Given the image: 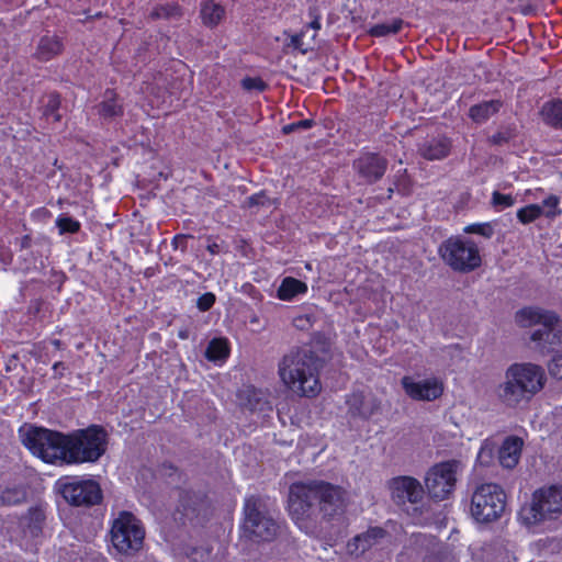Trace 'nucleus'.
I'll return each instance as SVG.
<instances>
[{"mask_svg":"<svg viewBox=\"0 0 562 562\" xmlns=\"http://www.w3.org/2000/svg\"><path fill=\"white\" fill-rule=\"evenodd\" d=\"M344 491L323 480L294 482L289 487L288 512L294 524L307 529L317 510L324 520H331L344 513Z\"/></svg>","mask_w":562,"mask_h":562,"instance_id":"nucleus-1","label":"nucleus"},{"mask_svg":"<svg viewBox=\"0 0 562 562\" xmlns=\"http://www.w3.org/2000/svg\"><path fill=\"white\" fill-rule=\"evenodd\" d=\"M321 358L311 349L296 348L279 362V375L284 385L305 397H315L322 390Z\"/></svg>","mask_w":562,"mask_h":562,"instance_id":"nucleus-2","label":"nucleus"},{"mask_svg":"<svg viewBox=\"0 0 562 562\" xmlns=\"http://www.w3.org/2000/svg\"><path fill=\"white\" fill-rule=\"evenodd\" d=\"M547 378L544 370L535 363H513L505 371V381L496 389L498 400L509 408L528 403L539 393Z\"/></svg>","mask_w":562,"mask_h":562,"instance_id":"nucleus-3","label":"nucleus"},{"mask_svg":"<svg viewBox=\"0 0 562 562\" xmlns=\"http://www.w3.org/2000/svg\"><path fill=\"white\" fill-rule=\"evenodd\" d=\"M67 465L95 463L108 448V432L100 425L67 432Z\"/></svg>","mask_w":562,"mask_h":562,"instance_id":"nucleus-4","label":"nucleus"},{"mask_svg":"<svg viewBox=\"0 0 562 562\" xmlns=\"http://www.w3.org/2000/svg\"><path fill=\"white\" fill-rule=\"evenodd\" d=\"M243 537L254 542L274 540L279 533V524L269 515L265 501L259 495H249L244 501Z\"/></svg>","mask_w":562,"mask_h":562,"instance_id":"nucleus-5","label":"nucleus"},{"mask_svg":"<svg viewBox=\"0 0 562 562\" xmlns=\"http://www.w3.org/2000/svg\"><path fill=\"white\" fill-rule=\"evenodd\" d=\"M67 434L32 426L23 438V445L36 457L48 464L67 463Z\"/></svg>","mask_w":562,"mask_h":562,"instance_id":"nucleus-6","label":"nucleus"},{"mask_svg":"<svg viewBox=\"0 0 562 562\" xmlns=\"http://www.w3.org/2000/svg\"><path fill=\"white\" fill-rule=\"evenodd\" d=\"M507 505V496L503 487L496 483H483L474 490L471 497L470 513L480 524L498 520Z\"/></svg>","mask_w":562,"mask_h":562,"instance_id":"nucleus-7","label":"nucleus"},{"mask_svg":"<svg viewBox=\"0 0 562 562\" xmlns=\"http://www.w3.org/2000/svg\"><path fill=\"white\" fill-rule=\"evenodd\" d=\"M438 252L443 262L456 272L469 273L482 265L480 249L471 239L449 237L441 243Z\"/></svg>","mask_w":562,"mask_h":562,"instance_id":"nucleus-8","label":"nucleus"},{"mask_svg":"<svg viewBox=\"0 0 562 562\" xmlns=\"http://www.w3.org/2000/svg\"><path fill=\"white\" fill-rule=\"evenodd\" d=\"M110 535L112 546L120 553L132 555L142 549L145 529L133 513L121 510L112 521Z\"/></svg>","mask_w":562,"mask_h":562,"instance_id":"nucleus-9","label":"nucleus"},{"mask_svg":"<svg viewBox=\"0 0 562 562\" xmlns=\"http://www.w3.org/2000/svg\"><path fill=\"white\" fill-rule=\"evenodd\" d=\"M55 485L65 502L74 507H92L103 499L100 484L92 479L66 475Z\"/></svg>","mask_w":562,"mask_h":562,"instance_id":"nucleus-10","label":"nucleus"},{"mask_svg":"<svg viewBox=\"0 0 562 562\" xmlns=\"http://www.w3.org/2000/svg\"><path fill=\"white\" fill-rule=\"evenodd\" d=\"M527 524L555 519L562 514V486L550 485L532 493L531 503L522 509Z\"/></svg>","mask_w":562,"mask_h":562,"instance_id":"nucleus-11","label":"nucleus"},{"mask_svg":"<svg viewBox=\"0 0 562 562\" xmlns=\"http://www.w3.org/2000/svg\"><path fill=\"white\" fill-rule=\"evenodd\" d=\"M457 461L450 460L435 464L425 477V485L429 496L436 501H443L453 492L457 482Z\"/></svg>","mask_w":562,"mask_h":562,"instance_id":"nucleus-12","label":"nucleus"},{"mask_svg":"<svg viewBox=\"0 0 562 562\" xmlns=\"http://www.w3.org/2000/svg\"><path fill=\"white\" fill-rule=\"evenodd\" d=\"M210 509V501L205 491L180 490L175 519L182 524L205 516Z\"/></svg>","mask_w":562,"mask_h":562,"instance_id":"nucleus-13","label":"nucleus"},{"mask_svg":"<svg viewBox=\"0 0 562 562\" xmlns=\"http://www.w3.org/2000/svg\"><path fill=\"white\" fill-rule=\"evenodd\" d=\"M391 497L395 504L403 506L406 503L418 504L424 497V488L420 482L407 475L393 477L389 482Z\"/></svg>","mask_w":562,"mask_h":562,"instance_id":"nucleus-14","label":"nucleus"},{"mask_svg":"<svg viewBox=\"0 0 562 562\" xmlns=\"http://www.w3.org/2000/svg\"><path fill=\"white\" fill-rule=\"evenodd\" d=\"M405 394L414 401H435L443 394V384L436 378L415 381L405 375L401 380Z\"/></svg>","mask_w":562,"mask_h":562,"instance_id":"nucleus-15","label":"nucleus"},{"mask_svg":"<svg viewBox=\"0 0 562 562\" xmlns=\"http://www.w3.org/2000/svg\"><path fill=\"white\" fill-rule=\"evenodd\" d=\"M353 167L368 183H374L384 176L387 160L376 153H364L353 162Z\"/></svg>","mask_w":562,"mask_h":562,"instance_id":"nucleus-16","label":"nucleus"},{"mask_svg":"<svg viewBox=\"0 0 562 562\" xmlns=\"http://www.w3.org/2000/svg\"><path fill=\"white\" fill-rule=\"evenodd\" d=\"M515 322L520 327L533 325L551 326L557 325L559 316L552 311H546L536 306L522 307L515 314Z\"/></svg>","mask_w":562,"mask_h":562,"instance_id":"nucleus-17","label":"nucleus"},{"mask_svg":"<svg viewBox=\"0 0 562 562\" xmlns=\"http://www.w3.org/2000/svg\"><path fill=\"white\" fill-rule=\"evenodd\" d=\"M97 114L104 121H111L124 115L123 99L115 89L108 88L103 92L102 100L97 104Z\"/></svg>","mask_w":562,"mask_h":562,"instance_id":"nucleus-18","label":"nucleus"},{"mask_svg":"<svg viewBox=\"0 0 562 562\" xmlns=\"http://www.w3.org/2000/svg\"><path fill=\"white\" fill-rule=\"evenodd\" d=\"M452 149V140L447 136H437L425 140L419 147V155L426 160H442Z\"/></svg>","mask_w":562,"mask_h":562,"instance_id":"nucleus-19","label":"nucleus"},{"mask_svg":"<svg viewBox=\"0 0 562 562\" xmlns=\"http://www.w3.org/2000/svg\"><path fill=\"white\" fill-rule=\"evenodd\" d=\"M531 340L542 355H549L562 344V330L555 329V325L543 326L531 334Z\"/></svg>","mask_w":562,"mask_h":562,"instance_id":"nucleus-20","label":"nucleus"},{"mask_svg":"<svg viewBox=\"0 0 562 562\" xmlns=\"http://www.w3.org/2000/svg\"><path fill=\"white\" fill-rule=\"evenodd\" d=\"M524 441L517 436H508L504 439L499 450L498 460L503 468L514 469L520 459Z\"/></svg>","mask_w":562,"mask_h":562,"instance_id":"nucleus-21","label":"nucleus"},{"mask_svg":"<svg viewBox=\"0 0 562 562\" xmlns=\"http://www.w3.org/2000/svg\"><path fill=\"white\" fill-rule=\"evenodd\" d=\"M503 106L504 102L502 99L485 100L471 105L468 111V116L473 123L481 125L496 115Z\"/></svg>","mask_w":562,"mask_h":562,"instance_id":"nucleus-22","label":"nucleus"},{"mask_svg":"<svg viewBox=\"0 0 562 562\" xmlns=\"http://www.w3.org/2000/svg\"><path fill=\"white\" fill-rule=\"evenodd\" d=\"M64 50V42L57 35H44L40 38L34 57L38 61H49Z\"/></svg>","mask_w":562,"mask_h":562,"instance_id":"nucleus-23","label":"nucleus"},{"mask_svg":"<svg viewBox=\"0 0 562 562\" xmlns=\"http://www.w3.org/2000/svg\"><path fill=\"white\" fill-rule=\"evenodd\" d=\"M308 291L307 284L296 278L285 277L277 290V297L281 301L291 302L297 295H304Z\"/></svg>","mask_w":562,"mask_h":562,"instance_id":"nucleus-24","label":"nucleus"},{"mask_svg":"<svg viewBox=\"0 0 562 562\" xmlns=\"http://www.w3.org/2000/svg\"><path fill=\"white\" fill-rule=\"evenodd\" d=\"M225 14V8L214 0H206L201 3L200 16L206 27H216L223 21Z\"/></svg>","mask_w":562,"mask_h":562,"instance_id":"nucleus-25","label":"nucleus"},{"mask_svg":"<svg viewBox=\"0 0 562 562\" xmlns=\"http://www.w3.org/2000/svg\"><path fill=\"white\" fill-rule=\"evenodd\" d=\"M205 358L214 363H224L231 355V345L225 337H215L211 339L205 349Z\"/></svg>","mask_w":562,"mask_h":562,"instance_id":"nucleus-26","label":"nucleus"},{"mask_svg":"<svg viewBox=\"0 0 562 562\" xmlns=\"http://www.w3.org/2000/svg\"><path fill=\"white\" fill-rule=\"evenodd\" d=\"M540 115L546 125L554 130H562V99L544 102Z\"/></svg>","mask_w":562,"mask_h":562,"instance_id":"nucleus-27","label":"nucleus"},{"mask_svg":"<svg viewBox=\"0 0 562 562\" xmlns=\"http://www.w3.org/2000/svg\"><path fill=\"white\" fill-rule=\"evenodd\" d=\"M385 536L386 531L382 527H370L366 532L357 535L353 538V543L357 550L364 552Z\"/></svg>","mask_w":562,"mask_h":562,"instance_id":"nucleus-28","label":"nucleus"},{"mask_svg":"<svg viewBox=\"0 0 562 562\" xmlns=\"http://www.w3.org/2000/svg\"><path fill=\"white\" fill-rule=\"evenodd\" d=\"M405 22L401 18H394L389 23H378L371 25L367 33L371 37H385L389 35H395L400 33L404 26Z\"/></svg>","mask_w":562,"mask_h":562,"instance_id":"nucleus-29","label":"nucleus"},{"mask_svg":"<svg viewBox=\"0 0 562 562\" xmlns=\"http://www.w3.org/2000/svg\"><path fill=\"white\" fill-rule=\"evenodd\" d=\"M183 15L181 5L178 2L157 4L149 13V18L156 20L179 19Z\"/></svg>","mask_w":562,"mask_h":562,"instance_id":"nucleus-30","label":"nucleus"},{"mask_svg":"<svg viewBox=\"0 0 562 562\" xmlns=\"http://www.w3.org/2000/svg\"><path fill=\"white\" fill-rule=\"evenodd\" d=\"M60 105V94L57 91L49 92L47 94V102L42 110L43 116L47 120L52 117L54 122H59L61 120V115L59 114Z\"/></svg>","mask_w":562,"mask_h":562,"instance_id":"nucleus-31","label":"nucleus"},{"mask_svg":"<svg viewBox=\"0 0 562 562\" xmlns=\"http://www.w3.org/2000/svg\"><path fill=\"white\" fill-rule=\"evenodd\" d=\"M543 215V207L539 204H528L517 210L516 216L519 223L527 225L533 223Z\"/></svg>","mask_w":562,"mask_h":562,"instance_id":"nucleus-32","label":"nucleus"},{"mask_svg":"<svg viewBox=\"0 0 562 562\" xmlns=\"http://www.w3.org/2000/svg\"><path fill=\"white\" fill-rule=\"evenodd\" d=\"M56 226L60 235L77 234L81 228V224L79 221L75 220L71 216L63 214L56 218Z\"/></svg>","mask_w":562,"mask_h":562,"instance_id":"nucleus-33","label":"nucleus"},{"mask_svg":"<svg viewBox=\"0 0 562 562\" xmlns=\"http://www.w3.org/2000/svg\"><path fill=\"white\" fill-rule=\"evenodd\" d=\"M2 504L13 506L25 499V492L21 487H7L0 495Z\"/></svg>","mask_w":562,"mask_h":562,"instance_id":"nucleus-34","label":"nucleus"},{"mask_svg":"<svg viewBox=\"0 0 562 562\" xmlns=\"http://www.w3.org/2000/svg\"><path fill=\"white\" fill-rule=\"evenodd\" d=\"M543 215L547 218H555L562 214L560 207V199L554 194H550L542 201Z\"/></svg>","mask_w":562,"mask_h":562,"instance_id":"nucleus-35","label":"nucleus"},{"mask_svg":"<svg viewBox=\"0 0 562 562\" xmlns=\"http://www.w3.org/2000/svg\"><path fill=\"white\" fill-rule=\"evenodd\" d=\"M515 203L516 199L512 194H504L501 193L499 191H494L492 193L491 205L497 212L512 207Z\"/></svg>","mask_w":562,"mask_h":562,"instance_id":"nucleus-36","label":"nucleus"},{"mask_svg":"<svg viewBox=\"0 0 562 562\" xmlns=\"http://www.w3.org/2000/svg\"><path fill=\"white\" fill-rule=\"evenodd\" d=\"M270 204V198L268 196L265 190H261L248 196L247 200L244 202L243 207L255 209L260 206H269Z\"/></svg>","mask_w":562,"mask_h":562,"instance_id":"nucleus-37","label":"nucleus"},{"mask_svg":"<svg viewBox=\"0 0 562 562\" xmlns=\"http://www.w3.org/2000/svg\"><path fill=\"white\" fill-rule=\"evenodd\" d=\"M29 527L34 529H42L46 519L44 509L41 506H33L27 510Z\"/></svg>","mask_w":562,"mask_h":562,"instance_id":"nucleus-38","label":"nucleus"},{"mask_svg":"<svg viewBox=\"0 0 562 562\" xmlns=\"http://www.w3.org/2000/svg\"><path fill=\"white\" fill-rule=\"evenodd\" d=\"M241 88L246 91L256 90L263 92L268 89V83L260 77H245L240 81Z\"/></svg>","mask_w":562,"mask_h":562,"instance_id":"nucleus-39","label":"nucleus"},{"mask_svg":"<svg viewBox=\"0 0 562 562\" xmlns=\"http://www.w3.org/2000/svg\"><path fill=\"white\" fill-rule=\"evenodd\" d=\"M315 125V121L312 119H304L301 121L292 122L282 126V133L289 135L299 130H310Z\"/></svg>","mask_w":562,"mask_h":562,"instance_id":"nucleus-40","label":"nucleus"},{"mask_svg":"<svg viewBox=\"0 0 562 562\" xmlns=\"http://www.w3.org/2000/svg\"><path fill=\"white\" fill-rule=\"evenodd\" d=\"M465 233L477 234L490 238L493 235V227L490 223H474L470 224L464 228Z\"/></svg>","mask_w":562,"mask_h":562,"instance_id":"nucleus-41","label":"nucleus"},{"mask_svg":"<svg viewBox=\"0 0 562 562\" xmlns=\"http://www.w3.org/2000/svg\"><path fill=\"white\" fill-rule=\"evenodd\" d=\"M548 370L552 378L562 380V353H557L548 363Z\"/></svg>","mask_w":562,"mask_h":562,"instance_id":"nucleus-42","label":"nucleus"},{"mask_svg":"<svg viewBox=\"0 0 562 562\" xmlns=\"http://www.w3.org/2000/svg\"><path fill=\"white\" fill-rule=\"evenodd\" d=\"M215 301H216V297H215L214 293L205 292L198 297L196 307L201 312H206L213 307V305L215 304Z\"/></svg>","mask_w":562,"mask_h":562,"instance_id":"nucleus-43","label":"nucleus"},{"mask_svg":"<svg viewBox=\"0 0 562 562\" xmlns=\"http://www.w3.org/2000/svg\"><path fill=\"white\" fill-rule=\"evenodd\" d=\"M188 238H192V235L189 234H177L171 239V247L173 250L181 249V251H186L188 248L187 240Z\"/></svg>","mask_w":562,"mask_h":562,"instance_id":"nucleus-44","label":"nucleus"},{"mask_svg":"<svg viewBox=\"0 0 562 562\" xmlns=\"http://www.w3.org/2000/svg\"><path fill=\"white\" fill-rule=\"evenodd\" d=\"M304 35H305L304 30H301V32L295 33L294 35H292V36H291V45H292L295 49H299V50H300V52H302V53H306V52H307V48H304V47H303V38H304Z\"/></svg>","mask_w":562,"mask_h":562,"instance_id":"nucleus-45","label":"nucleus"},{"mask_svg":"<svg viewBox=\"0 0 562 562\" xmlns=\"http://www.w3.org/2000/svg\"><path fill=\"white\" fill-rule=\"evenodd\" d=\"M53 378L61 379L65 375V372L68 370V367L63 361H57L53 364Z\"/></svg>","mask_w":562,"mask_h":562,"instance_id":"nucleus-46","label":"nucleus"},{"mask_svg":"<svg viewBox=\"0 0 562 562\" xmlns=\"http://www.w3.org/2000/svg\"><path fill=\"white\" fill-rule=\"evenodd\" d=\"M508 139L509 137L503 132H496L490 138L493 145H502L504 143H507Z\"/></svg>","mask_w":562,"mask_h":562,"instance_id":"nucleus-47","label":"nucleus"},{"mask_svg":"<svg viewBox=\"0 0 562 562\" xmlns=\"http://www.w3.org/2000/svg\"><path fill=\"white\" fill-rule=\"evenodd\" d=\"M307 16L310 20H322L321 9L316 3H313L307 9Z\"/></svg>","mask_w":562,"mask_h":562,"instance_id":"nucleus-48","label":"nucleus"},{"mask_svg":"<svg viewBox=\"0 0 562 562\" xmlns=\"http://www.w3.org/2000/svg\"><path fill=\"white\" fill-rule=\"evenodd\" d=\"M206 250L215 256V255H218L221 252V246L212 239L211 236L207 237V245H206Z\"/></svg>","mask_w":562,"mask_h":562,"instance_id":"nucleus-49","label":"nucleus"},{"mask_svg":"<svg viewBox=\"0 0 562 562\" xmlns=\"http://www.w3.org/2000/svg\"><path fill=\"white\" fill-rule=\"evenodd\" d=\"M32 236L26 234V235H23L20 239H19V247H20V250H24V249H29L31 248L32 246Z\"/></svg>","mask_w":562,"mask_h":562,"instance_id":"nucleus-50","label":"nucleus"},{"mask_svg":"<svg viewBox=\"0 0 562 562\" xmlns=\"http://www.w3.org/2000/svg\"><path fill=\"white\" fill-rule=\"evenodd\" d=\"M322 20H310L308 23H306L302 30H304V32H306L308 29H313L314 31H319L321 27H322V23H321Z\"/></svg>","mask_w":562,"mask_h":562,"instance_id":"nucleus-51","label":"nucleus"},{"mask_svg":"<svg viewBox=\"0 0 562 562\" xmlns=\"http://www.w3.org/2000/svg\"><path fill=\"white\" fill-rule=\"evenodd\" d=\"M52 345L56 348V349H63V342L60 339H53L52 340Z\"/></svg>","mask_w":562,"mask_h":562,"instance_id":"nucleus-52","label":"nucleus"},{"mask_svg":"<svg viewBox=\"0 0 562 562\" xmlns=\"http://www.w3.org/2000/svg\"><path fill=\"white\" fill-rule=\"evenodd\" d=\"M162 467H164L165 469H168V470H171V471H177V470H178V469H177V467H175V465H173L172 463H170V462H165V463L162 464Z\"/></svg>","mask_w":562,"mask_h":562,"instance_id":"nucleus-53","label":"nucleus"},{"mask_svg":"<svg viewBox=\"0 0 562 562\" xmlns=\"http://www.w3.org/2000/svg\"><path fill=\"white\" fill-rule=\"evenodd\" d=\"M211 554V550H204L202 553H201V557H205V558H209Z\"/></svg>","mask_w":562,"mask_h":562,"instance_id":"nucleus-54","label":"nucleus"},{"mask_svg":"<svg viewBox=\"0 0 562 562\" xmlns=\"http://www.w3.org/2000/svg\"><path fill=\"white\" fill-rule=\"evenodd\" d=\"M196 552H198L196 549H193L192 552L189 554V557L193 555Z\"/></svg>","mask_w":562,"mask_h":562,"instance_id":"nucleus-55","label":"nucleus"}]
</instances>
